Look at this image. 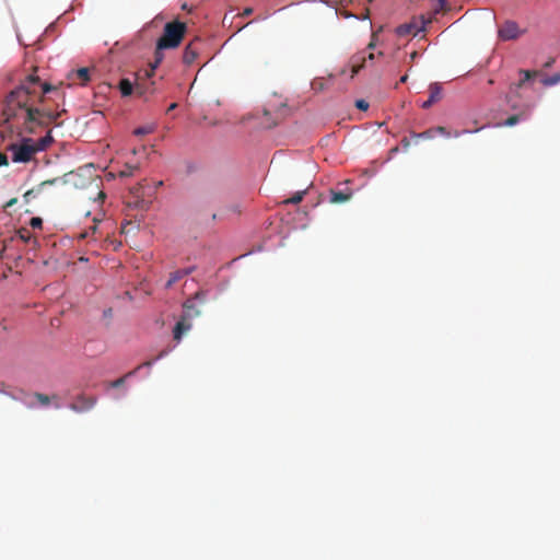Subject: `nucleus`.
I'll return each mask as SVG.
<instances>
[{
    "instance_id": "nucleus-6",
    "label": "nucleus",
    "mask_w": 560,
    "mask_h": 560,
    "mask_svg": "<svg viewBox=\"0 0 560 560\" xmlns=\"http://www.w3.org/2000/svg\"><path fill=\"white\" fill-rule=\"evenodd\" d=\"M442 98V88L440 83H431L429 85V98L423 102L421 107L424 109L430 108L433 104L438 103Z\"/></svg>"
},
{
    "instance_id": "nucleus-46",
    "label": "nucleus",
    "mask_w": 560,
    "mask_h": 560,
    "mask_svg": "<svg viewBox=\"0 0 560 560\" xmlns=\"http://www.w3.org/2000/svg\"><path fill=\"white\" fill-rule=\"evenodd\" d=\"M558 80H559V78H558V77H555V80H552V83H557V82H558Z\"/></svg>"
},
{
    "instance_id": "nucleus-43",
    "label": "nucleus",
    "mask_w": 560,
    "mask_h": 560,
    "mask_svg": "<svg viewBox=\"0 0 560 560\" xmlns=\"http://www.w3.org/2000/svg\"><path fill=\"white\" fill-rule=\"evenodd\" d=\"M368 48H369V49L374 48V43H372V42H371V43L369 44Z\"/></svg>"
},
{
    "instance_id": "nucleus-38",
    "label": "nucleus",
    "mask_w": 560,
    "mask_h": 560,
    "mask_svg": "<svg viewBox=\"0 0 560 560\" xmlns=\"http://www.w3.org/2000/svg\"><path fill=\"white\" fill-rule=\"evenodd\" d=\"M177 107V104L176 103H172L168 108H167V113L175 109Z\"/></svg>"
},
{
    "instance_id": "nucleus-31",
    "label": "nucleus",
    "mask_w": 560,
    "mask_h": 560,
    "mask_svg": "<svg viewBox=\"0 0 560 560\" xmlns=\"http://www.w3.org/2000/svg\"><path fill=\"white\" fill-rule=\"evenodd\" d=\"M58 182H60V178H52V179L44 180V182L40 183L39 188H42V187H44L46 185L57 184Z\"/></svg>"
},
{
    "instance_id": "nucleus-9",
    "label": "nucleus",
    "mask_w": 560,
    "mask_h": 560,
    "mask_svg": "<svg viewBox=\"0 0 560 560\" xmlns=\"http://www.w3.org/2000/svg\"><path fill=\"white\" fill-rule=\"evenodd\" d=\"M368 59L373 60L374 54L370 52L368 57L358 54L351 58V78L359 73V71L364 67V63Z\"/></svg>"
},
{
    "instance_id": "nucleus-30",
    "label": "nucleus",
    "mask_w": 560,
    "mask_h": 560,
    "mask_svg": "<svg viewBox=\"0 0 560 560\" xmlns=\"http://www.w3.org/2000/svg\"><path fill=\"white\" fill-rule=\"evenodd\" d=\"M355 106L359 109L366 110L368 107H369V104L364 100H358L357 103H355Z\"/></svg>"
},
{
    "instance_id": "nucleus-40",
    "label": "nucleus",
    "mask_w": 560,
    "mask_h": 560,
    "mask_svg": "<svg viewBox=\"0 0 560 560\" xmlns=\"http://www.w3.org/2000/svg\"><path fill=\"white\" fill-rule=\"evenodd\" d=\"M97 197H98V199L104 200V199H105V197H106V195H105L103 191H100V192L97 194Z\"/></svg>"
},
{
    "instance_id": "nucleus-25",
    "label": "nucleus",
    "mask_w": 560,
    "mask_h": 560,
    "mask_svg": "<svg viewBox=\"0 0 560 560\" xmlns=\"http://www.w3.org/2000/svg\"><path fill=\"white\" fill-rule=\"evenodd\" d=\"M152 131V128L150 127H139L137 129H135L133 133L136 136H143V135H148Z\"/></svg>"
},
{
    "instance_id": "nucleus-33",
    "label": "nucleus",
    "mask_w": 560,
    "mask_h": 560,
    "mask_svg": "<svg viewBox=\"0 0 560 560\" xmlns=\"http://www.w3.org/2000/svg\"><path fill=\"white\" fill-rule=\"evenodd\" d=\"M9 164L8 158L4 153L0 152V167Z\"/></svg>"
},
{
    "instance_id": "nucleus-15",
    "label": "nucleus",
    "mask_w": 560,
    "mask_h": 560,
    "mask_svg": "<svg viewBox=\"0 0 560 560\" xmlns=\"http://www.w3.org/2000/svg\"><path fill=\"white\" fill-rule=\"evenodd\" d=\"M153 85L154 82L147 84L144 82L137 81L135 84V91L139 96H144L149 93L152 94L154 92Z\"/></svg>"
},
{
    "instance_id": "nucleus-26",
    "label": "nucleus",
    "mask_w": 560,
    "mask_h": 560,
    "mask_svg": "<svg viewBox=\"0 0 560 560\" xmlns=\"http://www.w3.org/2000/svg\"><path fill=\"white\" fill-rule=\"evenodd\" d=\"M518 120H520V116H518V115H512V116H510V117L505 120L504 125H505V126H510V127H511V126H514L515 124H517V122H518Z\"/></svg>"
},
{
    "instance_id": "nucleus-1",
    "label": "nucleus",
    "mask_w": 560,
    "mask_h": 560,
    "mask_svg": "<svg viewBox=\"0 0 560 560\" xmlns=\"http://www.w3.org/2000/svg\"><path fill=\"white\" fill-rule=\"evenodd\" d=\"M56 90V86L42 82L35 74L27 75L4 100V122L20 131L33 133L36 127L56 121L59 114L39 107L44 103L45 94Z\"/></svg>"
},
{
    "instance_id": "nucleus-29",
    "label": "nucleus",
    "mask_w": 560,
    "mask_h": 560,
    "mask_svg": "<svg viewBox=\"0 0 560 560\" xmlns=\"http://www.w3.org/2000/svg\"><path fill=\"white\" fill-rule=\"evenodd\" d=\"M432 131H433V133L436 132V133L444 135V136H447V137L450 136V132L446 130V128L442 127V126H439V127L432 129Z\"/></svg>"
},
{
    "instance_id": "nucleus-17",
    "label": "nucleus",
    "mask_w": 560,
    "mask_h": 560,
    "mask_svg": "<svg viewBox=\"0 0 560 560\" xmlns=\"http://www.w3.org/2000/svg\"><path fill=\"white\" fill-rule=\"evenodd\" d=\"M118 88L122 96L131 95L135 90L132 82L128 79H121L119 81Z\"/></svg>"
},
{
    "instance_id": "nucleus-44",
    "label": "nucleus",
    "mask_w": 560,
    "mask_h": 560,
    "mask_svg": "<svg viewBox=\"0 0 560 560\" xmlns=\"http://www.w3.org/2000/svg\"><path fill=\"white\" fill-rule=\"evenodd\" d=\"M276 124H277L276 121H273V122H268V124H267V126H268V127H272V126H275Z\"/></svg>"
},
{
    "instance_id": "nucleus-20",
    "label": "nucleus",
    "mask_w": 560,
    "mask_h": 560,
    "mask_svg": "<svg viewBox=\"0 0 560 560\" xmlns=\"http://www.w3.org/2000/svg\"><path fill=\"white\" fill-rule=\"evenodd\" d=\"M33 397L42 405V406H48L51 401V399L56 398L57 396L49 397L45 394L35 393Z\"/></svg>"
},
{
    "instance_id": "nucleus-12",
    "label": "nucleus",
    "mask_w": 560,
    "mask_h": 560,
    "mask_svg": "<svg viewBox=\"0 0 560 560\" xmlns=\"http://www.w3.org/2000/svg\"><path fill=\"white\" fill-rule=\"evenodd\" d=\"M419 31H420V28H418L416 24L407 23V24L399 25L396 30V33L399 36H407V35L416 36Z\"/></svg>"
},
{
    "instance_id": "nucleus-16",
    "label": "nucleus",
    "mask_w": 560,
    "mask_h": 560,
    "mask_svg": "<svg viewBox=\"0 0 560 560\" xmlns=\"http://www.w3.org/2000/svg\"><path fill=\"white\" fill-rule=\"evenodd\" d=\"M16 236L24 243H33L34 246L37 245V240L33 236V234L26 228H21L16 231Z\"/></svg>"
},
{
    "instance_id": "nucleus-4",
    "label": "nucleus",
    "mask_w": 560,
    "mask_h": 560,
    "mask_svg": "<svg viewBox=\"0 0 560 560\" xmlns=\"http://www.w3.org/2000/svg\"><path fill=\"white\" fill-rule=\"evenodd\" d=\"M8 150L11 151L14 163H27L37 153L34 140L31 138L23 139L20 143L10 144Z\"/></svg>"
},
{
    "instance_id": "nucleus-37",
    "label": "nucleus",
    "mask_w": 560,
    "mask_h": 560,
    "mask_svg": "<svg viewBox=\"0 0 560 560\" xmlns=\"http://www.w3.org/2000/svg\"><path fill=\"white\" fill-rule=\"evenodd\" d=\"M252 13H253V9H252V8H246V9L243 11L242 15H243V16H248V15H250Z\"/></svg>"
},
{
    "instance_id": "nucleus-41",
    "label": "nucleus",
    "mask_w": 560,
    "mask_h": 560,
    "mask_svg": "<svg viewBox=\"0 0 560 560\" xmlns=\"http://www.w3.org/2000/svg\"><path fill=\"white\" fill-rule=\"evenodd\" d=\"M402 143H404V145H405V147H408V145H409V141H408L406 138H405V139H402Z\"/></svg>"
},
{
    "instance_id": "nucleus-11",
    "label": "nucleus",
    "mask_w": 560,
    "mask_h": 560,
    "mask_svg": "<svg viewBox=\"0 0 560 560\" xmlns=\"http://www.w3.org/2000/svg\"><path fill=\"white\" fill-rule=\"evenodd\" d=\"M192 271V268L178 269L170 275V278L165 284V288H171L174 283L183 279L185 276L189 275Z\"/></svg>"
},
{
    "instance_id": "nucleus-3",
    "label": "nucleus",
    "mask_w": 560,
    "mask_h": 560,
    "mask_svg": "<svg viewBox=\"0 0 560 560\" xmlns=\"http://www.w3.org/2000/svg\"><path fill=\"white\" fill-rule=\"evenodd\" d=\"M186 24L180 21L166 23L158 40L159 49H172L179 46L186 33Z\"/></svg>"
},
{
    "instance_id": "nucleus-32",
    "label": "nucleus",
    "mask_w": 560,
    "mask_h": 560,
    "mask_svg": "<svg viewBox=\"0 0 560 560\" xmlns=\"http://www.w3.org/2000/svg\"><path fill=\"white\" fill-rule=\"evenodd\" d=\"M125 383V377H120L110 383L112 387H120Z\"/></svg>"
},
{
    "instance_id": "nucleus-21",
    "label": "nucleus",
    "mask_w": 560,
    "mask_h": 560,
    "mask_svg": "<svg viewBox=\"0 0 560 560\" xmlns=\"http://www.w3.org/2000/svg\"><path fill=\"white\" fill-rule=\"evenodd\" d=\"M305 192L306 190L296 191L291 198L284 200V203H300L303 200Z\"/></svg>"
},
{
    "instance_id": "nucleus-34",
    "label": "nucleus",
    "mask_w": 560,
    "mask_h": 560,
    "mask_svg": "<svg viewBox=\"0 0 560 560\" xmlns=\"http://www.w3.org/2000/svg\"><path fill=\"white\" fill-rule=\"evenodd\" d=\"M480 129H481V128H476V129H474V130L455 131V132H454V136H455V137H459V136H462V135H464V133H466V132H476V131H479Z\"/></svg>"
},
{
    "instance_id": "nucleus-5",
    "label": "nucleus",
    "mask_w": 560,
    "mask_h": 560,
    "mask_svg": "<svg viewBox=\"0 0 560 560\" xmlns=\"http://www.w3.org/2000/svg\"><path fill=\"white\" fill-rule=\"evenodd\" d=\"M522 34L518 25L514 21H505L498 30V36L502 40H513Z\"/></svg>"
},
{
    "instance_id": "nucleus-14",
    "label": "nucleus",
    "mask_w": 560,
    "mask_h": 560,
    "mask_svg": "<svg viewBox=\"0 0 560 560\" xmlns=\"http://www.w3.org/2000/svg\"><path fill=\"white\" fill-rule=\"evenodd\" d=\"M163 49H159V47L156 46L155 48V52H154V62H152L150 65V70H145V73L144 75L147 78H150L153 75L154 73V70L158 68V66L162 62L163 58H164V55L162 52Z\"/></svg>"
},
{
    "instance_id": "nucleus-2",
    "label": "nucleus",
    "mask_w": 560,
    "mask_h": 560,
    "mask_svg": "<svg viewBox=\"0 0 560 560\" xmlns=\"http://www.w3.org/2000/svg\"><path fill=\"white\" fill-rule=\"evenodd\" d=\"M197 301H200L201 303L205 301L203 292H197L194 298L186 300L183 304V314L173 329V338L177 342H179L183 336L191 329L192 319L201 314V311L197 307Z\"/></svg>"
},
{
    "instance_id": "nucleus-7",
    "label": "nucleus",
    "mask_w": 560,
    "mask_h": 560,
    "mask_svg": "<svg viewBox=\"0 0 560 560\" xmlns=\"http://www.w3.org/2000/svg\"><path fill=\"white\" fill-rule=\"evenodd\" d=\"M198 45H199V40L196 39V40L190 42L185 47L184 54H183V62L185 65L190 66L195 62V60L197 59L198 54H199Z\"/></svg>"
},
{
    "instance_id": "nucleus-35",
    "label": "nucleus",
    "mask_w": 560,
    "mask_h": 560,
    "mask_svg": "<svg viewBox=\"0 0 560 560\" xmlns=\"http://www.w3.org/2000/svg\"><path fill=\"white\" fill-rule=\"evenodd\" d=\"M18 202V198H12L5 202L4 209L13 207Z\"/></svg>"
},
{
    "instance_id": "nucleus-45",
    "label": "nucleus",
    "mask_w": 560,
    "mask_h": 560,
    "mask_svg": "<svg viewBox=\"0 0 560 560\" xmlns=\"http://www.w3.org/2000/svg\"><path fill=\"white\" fill-rule=\"evenodd\" d=\"M558 80H559V78H558V77H555V80H552V83H557V82H558Z\"/></svg>"
},
{
    "instance_id": "nucleus-13",
    "label": "nucleus",
    "mask_w": 560,
    "mask_h": 560,
    "mask_svg": "<svg viewBox=\"0 0 560 560\" xmlns=\"http://www.w3.org/2000/svg\"><path fill=\"white\" fill-rule=\"evenodd\" d=\"M95 404V399L93 398H85V397H80L78 399V402L73 404L71 406V408L75 411H83V410H88L90 408H92Z\"/></svg>"
},
{
    "instance_id": "nucleus-8",
    "label": "nucleus",
    "mask_w": 560,
    "mask_h": 560,
    "mask_svg": "<svg viewBox=\"0 0 560 560\" xmlns=\"http://www.w3.org/2000/svg\"><path fill=\"white\" fill-rule=\"evenodd\" d=\"M68 79L70 80V85L75 83L84 85L90 81V70L88 68L73 70L69 73Z\"/></svg>"
},
{
    "instance_id": "nucleus-10",
    "label": "nucleus",
    "mask_w": 560,
    "mask_h": 560,
    "mask_svg": "<svg viewBox=\"0 0 560 560\" xmlns=\"http://www.w3.org/2000/svg\"><path fill=\"white\" fill-rule=\"evenodd\" d=\"M352 197L351 190L346 191H338V190H330V202L331 203H343Z\"/></svg>"
},
{
    "instance_id": "nucleus-28",
    "label": "nucleus",
    "mask_w": 560,
    "mask_h": 560,
    "mask_svg": "<svg viewBox=\"0 0 560 560\" xmlns=\"http://www.w3.org/2000/svg\"><path fill=\"white\" fill-rule=\"evenodd\" d=\"M524 78L518 82L517 88H521L527 80L532 78L530 71H521Z\"/></svg>"
},
{
    "instance_id": "nucleus-18",
    "label": "nucleus",
    "mask_w": 560,
    "mask_h": 560,
    "mask_svg": "<svg viewBox=\"0 0 560 560\" xmlns=\"http://www.w3.org/2000/svg\"><path fill=\"white\" fill-rule=\"evenodd\" d=\"M51 142H52V138L49 133L47 136L38 139L37 141H34L36 152L44 151Z\"/></svg>"
},
{
    "instance_id": "nucleus-39",
    "label": "nucleus",
    "mask_w": 560,
    "mask_h": 560,
    "mask_svg": "<svg viewBox=\"0 0 560 560\" xmlns=\"http://www.w3.org/2000/svg\"><path fill=\"white\" fill-rule=\"evenodd\" d=\"M407 80H408V75H407V74H405V75H402V77L400 78L399 82H400V83H406V82H407Z\"/></svg>"
},
{
    "instance_id": "nucleus-42",
    "label": "nucleus",
    "mask_w": 560,
    "mask_h": 560,
    "mask_svg": "<svg viewBox=\"0 0 560 560\" xmlns=\"http://www.w3.org/2000/svg\"><path fill=\"white\" fill-rule=\"evenodd\" d=\"M416 57H417V52H416V51H413V52L410 55V58H411V60H413Z\"/></svg>"
},
{
    "instance_id": "nucleus-27",
    "label": "nucleus",
    "mask_w": 560,
    "mask_h": 560,
    "mask_svg": "<svg viewBox=\"0 0 560 560\" xmlns=\"http://www.w3.org/2000/svg\"><path fill=\"white\" fill-rule=\"evenodd\" d=\"M413 137L417 138V139H420V138H423V139L432 138L433 137V131H432V129H430V130H427V131L421 132V133H413Z\"/></svg>"
},
{
    "instance_id": "nucleus-22",
    "label": "nucleus",
    "mask_w": 560,
    "mask_h": 560,
    "mask_svg": "<svg viewBox=\"0 0 560 560\" xmlns=\"http://www.w3.org/2000/svg\"><path fill=\"white\" fill-rule=\"evenodd\" d=\"M97 230V220L94 218L93 219V225L89 228V230L84 231L83 233L80 234V238H86L89 237L91 234H94Z\"/></svg>"
},
{
    "instance_id": "nucleus-36",
    "label": "nucleus",
    "mask_w": 560,
    "mask_h": 560,
    "mask_svg": "<svg viewBox=\"0 0 560 560\" xmlns=\"http://www.w3.org/2000/svg\"><path fill=\"white\" fill-rule=\"evenodd\" d=\"M33 195H34V189H30V190H27V191L24 194V196H23V197H24L25 201L27 202V201H30V198H31Z\"/></svg>"
},
{
    "instance_id": "nucleus-23",
    "label": "nucleus",
    "mask_w": 560,
    "mask_h": 560,
    "mask_svg": "<svg viewBox=\"0 0 560 560\" xmlns=\"http://www.w3.org/2000/svg\"><path fill=\"white\" fill-rule=\"evenodd\" d=\"M168 353L167 350H162L153 360H150V361H147L144 362L143 364L139 365L137 370L141 369L142 366H151L155 361L162 359L163 357H165L166 354Z\"/></svg>"
},
{
    "instance_id": "nucleus-19",
    "label": "nucleus",
    "mask_w": 560,
    "mask_h": 560,
    "mask_svg": "<svg viewBox=\"0 0 560 560\" xmlns=\"http://www.w3.org/2000/svg\"><path fill=\"white\" fill-rule=\"evenodd\" d=\"M138 170H139L138 164L126 163L124 166V170L120 171L119 175L121 177H129V176H132L135 174V172Z\"/></svg>"
},
{
    "instance_id": "nucleus-24",
    "label": "nucleus",
    "mask_w": 560,
    "mask_h": 560,
    "mask_svg": "<svg viewBox=\"0 0 560 560\" xmlns=\"http://www.w3.org/2000/svg\"><path fill=\"white\" fill-rule=\"evenodd\" d=\"M30 225H31L33 229H42V226H43V220H42L39 217H33V218L30 220Z\"/></svg>"
},
{
    "instance_id": "nucleus-47",
    "label": "nucleus",
    "mask_w": 560,
    "mask_h": 560,
    "mask_svg": "<svg viewBox=\"0 0 560 560\" xmlns=\"http://www.w3.org/2000/svg\"><path fill=\"white\" fill-rule=\"evenodd\" d=\"M110 312L112 310L109 308L108 311L105 312V315H110Z\"/></svg>"
}]
</instances>
